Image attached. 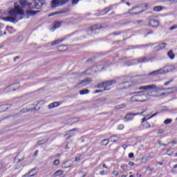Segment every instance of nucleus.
<instances>
[{"mask_svg":"<svg viewBox=\"0 0 177 177\" xmlns=\"http://www.w3.org/2000/svg\"><path fill=\"white\" fill-rule=\"evenodd\" d=\"M137 62L138 63H147V62H150V58L147 57H143L138 58V59H133L126 62V66H132V64H135V62Z\"/></svg>","mask_w":177,"mask_h":177,"instance_id":"39448f33","label":"nucleus"},{"mask_svg":"<svg viewBox=\"0 0 177 177\" xmlns=\"http://www.w3.org/2000/svg\"><path fill=\"white\" fill-rule=\"evenodd\" d=\"M34 171H35V169H31L28 174H26L24 176V177H32V176H35V174H31L32 172H34Z\"/></svg>","mask_w":177,"mask_h":177,"instance_id":"412c9836","label":"nucleus"},{"mask_svg":"<svg viewBox=\"0 0 177 177\" xmlns=\"http://www.w3.org/2000/svg\"><path fill=\"white\" fill-rule=\"evenodd\" d=\"M89 93L88 89H83L80 91V95H88Z\"/></svg>","mask_w":177,"mask_h":177,"instance_id":"cd10ccee","label":"nucleus"},{"mask_svg":"<svg viewBox=\"0 0 177 177\" xmlns=\"http://www.w3.org/2000/svg\"><path fill=\"white\" fill-rule=\"evenodd\" d=\"M13 28V27L12 26H6V30L7 31H10V30H12Z\"/></svg>","mask_w":177,"mask_h":177,"instance_id":"5fc2aeb1","label":"nucleus"},{"mask_svg":"<svg viewBox=\"0 0 177 177\" xmlns=\"http://www.w3.org/2000/svg\"><path fill=\"white\" fill-rule=\"evenodd\" d=\"M63 175V170H58L54 174V177L60 176Z\"/></svg>","mask_w":177,"mask_h":177,"instance_id":"bb28decb","label":"nucleus"},{"mask_svg":"<svg viewBox=\"0 0 177 177\" xmlns=\"http://www.w3.org/2000/svg\"><path fill=\"white\" fill-rule=\"evenodd\" d=\"M147 161H149V159L148 158H142L141 159V163L142 164H146L147 162Z\"/></svg>","mask_w":177,"mask_h":177,"instance_id":"c9c22d12","label":"nucleus"},{"mask_svg":"<svg viewBox=\"0 0 177 177\" xmlns=\"http://www.w3.org/2000/svg\"><path fill=\"white\" fill-rule=\"evenodd\" d=\"M37 110H39V109H37V107H33L31 109H27V108H24L23 109H21V113H29V111H37Z\"/></svg>","mask_w":177,"mask_h":177,"instance_id":"2eb2a0df","label":"nucleus"},{"mask_svg":"<svg viewBox=\"0 0 177 177\" xmlns=\"http://www.w3.org/2000/svg\"><path fill=\"white\" fill-rule=\"evenodd\" d=\"M92 82V79L90 77H87L82 81H80L77 85L78 86H85L86 85H89Z\"/></svg>","mask_w":177,"mask_h":177,"instance_id":"423d86ee","label":"nucleus"},{"mask_svg":"<svg viewBox=\"0 0 177 177\" xmlns=\"http://www.w3.org/2000/svg\"><path fill=\"white\" fill-rule=\"evenodd\" d=\"M147 171H149L150 172H151V171H153V168H151L150 167H148L147 168Z\"/></svg>","mask_w":177,"mask_h":177,"instance_id":"69168bd1","label":"nucleus"},{"mask_svg":"<svg viewBox=\"0 0 177 177\" xmlns=\"http://www.w3.org/2000/svg\"><path fill=\"white\" fill-rule=\"evenodd\" d=\"M139 91H147L146 86H141L138 88Z\"/></svg>","mask_w":177,"mask_h":177,"instance_id":"a19ab883","label":"nucleus"},{"mask_svg":"<svg viewBox=\"0 0 177 177\" xmlns=\"http://www.w3.org/2000/svg\"><path fill=\"white\" fill-rule=\"evenodd\" d=\"M80 2V0H73L72 1V5H77Z\"/></svg>","mask_w":177,"mask_h":177,"instance_id":"de8ad7c7","label":"nucleus"},{"mask_svg":"<svg viewBox=\"0 0 177 177\" xmlns=\"http://www.w3.org/2000/svg\"><path fill=\"white\" fill-rule=\"evenodd\" d=\"M59 163H60V161H59V160H55L54 161V165H59Z\"/></svg>","mask_w":177,"mask_h":177,"instance_id":"603ef678","label":"nucleus"},{"mask_svg":"<svg viewBox=\"0 0 177 177\" xmlns=\"http://www.w3.org/2000/svg\"><path fill=\"white\" fill-rule=\"evenodd\" d=\"M159 74H164V71L162 69L156 70L154 71H152L148 74V75H159Z\"/></svg>","mask_w":177,"mask_h":177,"instance_id":"4468645a","label":"nucleus"},{"mask_svg":"<svg viewBox=\"0 0 177 177\" xmlns=\"http://www.w3.org/2000/svg\"><path fill=\"white\" fill-rule=\"evenodd\" d=\"M162 10V6H155L153 8V10L155 12H161Z\"/></svg>","mask_w":177,"mask_h":177,"instance_id":"2f4dec72","label":"nucleus"},{"mask_svg":"<svg viewBox=\"0 0 177 177\" xmlns=\"http://www.w3.org/2000/svg\"><path fill=\"white\" fill-rule=\"evenodd\" d=\"M142 125L143 128H145V129L150 128L151 127L150 123L146 121V118H142Z\"/></svg>","mask_w":177,"mask_h":177,"instance_id":"dca6fc26","label":"nucleus"},{"mask_svg":"<svg viewBox=\"0 0 177 177\" xmlns=\"http://www.w3.org/2000/svg\"><path fill=\"white\" fill-rule=\"evenodd\" d=\"M102 143L104 146H106V145H109V139H104V140H102Z\"/></svg>","mask_w":177,"mask_h":177,"instance_id":"f704fd0d","label":"nucleus"},{"mask_svg":"<svg viewBox=\"0 0 177 177\" xmlns=\"http://www.w3.org/2000/svg\"><path fill=\"white\" fill-rule=\"evenodd\" d=\"M113 174L115 176H118V171H114Z\"/></svg>","mask_w":177,"mask_h":177,"instance_id":"e2e57ef3","label":"nucleus"},{"mask_svg":"<svg viewBox=\"0 0 177 177\" xmlns=\"http://www.w3.org/2000/svg\"><path fill=\"white\" fill-rule=\"evenodd\" d=\"M154 49H155V50H160L161 48H160V45H158V46H156L154 48Z\"/></svg>","mask_w":177,"mask_h":177,"instance_id":"bf43d9fd","label":"nucleus"},{"mask_svg":"<svg viewBox=\"0 0 177 177\" xmlns=\"http://www.w3.org/2000/svg\"><path fill=\"white\" fill-rule=\"evenodd\" d=\"M24 10H23L17 3H14V8L8 12L10 16L3 17L4 21H10V23H17V15L23 16L25 15Z\"/></svg>","mask_w":177,"mask_h":177,"instance_id":"f257e3e1","label":"nucleus"},{"mask_svg":"<svg viewBox=\"0 0 177 177\" xmlns=\"http://www.w3.org/2000/svg\"><path fill=\"white\" fill-rule=\"evenodd\" d=\"M120 35H121V32H115L113 33V35H115V36Z\"/></svg>","mask_w":177,"mask_h":177,"instance_id":"6e6d98bb","label":"nucleus"},{"mask_svg":"<svg viewBox=\"0 0 177 177\" xmlns=\"http://www.w3.org/2000/svg\"><path fill=\"white\" fill-rule=\"evenodd\" d=\"M172 122V119H166L164 121L165 125H168V124H171Z\"/></svg>","mask_w":177,"mask_h":177,"instance_id":"473e14b6","label":"nucleus"},{"mask_svg":"<svg viewBox=\"0 0 177 177\" xmlns=\"http://www.w3.org/2000/svg\"><path fill=\"white\" fill-rule=\"evenodd\" d=\"M64 41V39H57L51 43V46H53L55 45H58V44H60L61 42H63Z\"/></svg>","mask_w":177,"mask_h":177,"instance_id":"aec40b11","label":"nucleus"},{"mask_svg":"<svg viewBox=\"0 0 177 177\" xmlns=\"http://www.w3.org/2000/svg\"><path fill=\"white\" fill-rule=\"evenodd\" d=\"M177 25H173L171 27L169 28V30L172 31L173 30H176Z\"/></svg>","mask_w":177,"mask_h":177,"instance_id":"79ce46f5","label":"nucleus"},{"mask_svg":"<svg viewBox=\"0 0 177 177\" xmlns=\"http://www.w3.org/2000/svg\"><path fill=\"white\" fill-rule=\"evenodd\" d=\"M104 27H106V24H102V25L96 24V25H93V26H91L90 28V31H91V32H93L95 30H100L101 28H104Z\"/></svg>","mask_w":177,"mask_h":177,"instance_id":"0eeeda50","label":"nucleus"},{"mask_svg":"<svg viewBox=\"0 0 177 177\" xmlns=\"http://www.w3.org/2000/svg\"><path fill=\"white\" fill-rule=\"evenodd\" d=\"M167 89H169L171 91L169 92V93H174V92H177V88L174 87V88H168Z\"/></svg>","mask_w":177,"mask_h":177,"instance_id":"72a5a7b5","label":"nucleus"},{"mask_svg":"<svg viewBox=\"0 0 177 177\" xmlns=\"http://www.w3.org/2000/svg\"><path fill=\"white\" fill-rule=\"evenodd\" d=\"M57 15V12H51L48 15V17H52V16H56Z\"/></svg>","mask_w":177,"mask_h":177,"instance_id":"c03bdc74","label":"nucleus"},{"mask_svg":"<svg viewBox=\"0 0 177 177\" xmlns=\"http://www.w3.org/2000/svg\"><path fill=\"white\" fill-rule=\"evenodd\" d=\"M75 134H70L68 136V134H65L64 136L65 138H66L67 139H68V138H71V136H74ZM68 136V137H67Z\"/></svg>","mask_w":177,"mask_h":177,"instance_id":"3c124183","label":"nucleus"},{"mask_svg":"<svg viewBox=\"0 0 177 177\" xmlns=\"http://www.w3.org/2000/svg\"><path fill=\"white\" fill-rule=\"evenodd\" d=\"M129 95H133L130 98V102L135 103L136 102H146L147 96L143 93V91L131 92L129 93Z\"/></svg>","mask_w":177,"mask_h":177,"instance_id":"f03ea898","label":"nucleus"},{"mask_svg":"<svg viewBox=\"0 0 177 177\" xmlns=\"http://www.w3.org/2000/svg\"><path fill=\"white\" fill-rule=\"evenodd\" d=\"M159 24L158 21L156 19H150L149 22V26L151 27H157Z\"/></svg>","mask_w":177,"mask_h":177,"instance_id":"f8f14e48","label":"nucleus"},{"mask_svg":"<svg viewBox=\"0 0 177 177\" xmlns=\"http://www.w3.org/2000/svg\"><path fill=\"white\" fill-rule=\"evenodd\" d=\"M146 111H147V109H145L140 113H127L124 120L125 122L132 121V120H133V117L135 115H146V114H145V113H146Z\"/></svg>","mask_w":177,"mask_h":177,"instance_id":"7ed1b4c3","label":"nucleus"},{"mask_svg":"<svg viewBox=\"0 0 177 177\" xmlns=\"http://www.w3.org/2000/svg\"><path fill=\"white\" fill-rule=\"evenodd\" d=\"M19 3L22 8L27 6V5L28 6V4H27V0H19Z\"/></svg>","mask_w":177,"mask_h":177,"instance_id":"5701e85b","label":"nucleus"},{"mask_svg":"<svg viewBox=\"0 0 177 177\" xmlns=\"http://www.w3.org/2000/svg\"><path fill=\"white\" fill-rule=\"evenodd\" d=\"M114 138H115V136H111V141L115 143V142H117V140L114 139Z\"/></svg>","mask_w":177,"mask_h":177,"instance_id":"a18cd8bd","label":"nucleus"},{"mask_svg":"<svg viewBox=\"0 0 177 177\" xmlns=\"http://www.w3.org/2000/svg\"><path fill=\"white\" fill-rule=\"evenodd\" d=\"M91 71H92V69H88L82 73H83V74H86V75H92L93 74V72H91Z\"/></svg>","mask_w":177,"mask_h":177,"instance_id":"7c9ffc66","label":"nucleus"},{"mask_svg":"<svg viewBox=\"0 0 177 177\" xmlns=\"http://www.w3.org/2000/svg\"><path fill=\"white\" fill-rule=\"evenodd\" d=\"M135 157V154L133 153H129V158H133Z\"/></svg>","mask_w":177,"mask_h":177,"instance_id":"09e8293b","label":"nucleus"},{"mask_svg":"<svg viewBox=\"0 0 177 177\" xmlns=\"http://www.w3.org/2000/svg\"><path fill=\"white\" fill-rule=\"evenodd\" d=\"M159 46H160V49H164L167 46V44L162 43V44H159Z\"/></svg>","mask_w":177,"mask_h":177,"instance_id":"e433bc0d","label":"nucleus"},{"mask_svg":"<svg viewBox=\"0 0 177 177\" xmlns=\"http://www.w3.org/2000/svg\"><path fill=\"white\" fill-rule=\"evenodd\" d=\"M60 26H62V23L57 21L54 24V26L53 28H51V31H54L56 30V28H59L60 27Z\"/></svg>","mask_w":177,"mask_h":177,"instance_id":"a211bd4d","label":"nucleus"},{"mask_svg":"<svg viewBox=\"0 0 177 177\" xmlns=\"http://www.w3.org/2000/svg\"><path fill=\"white\" fill-rule=\"evenodd\" d=\"M105 84V88H107L108 86H111V85H114L115 84H117V80H106L104 82Z\"/></svg>","mask_w":177,"mask_h":177,"instance_id":"9b49d317","label":"nucleus"},{"mask_svg":"<svg viewBox=\"0 0 177 177\" xmlns=\"http://www.w3.org/2000/svg\"><path fill=\"white\" fill-rule=\"evenodd\" d=\"M136 9H139V7H135L132 9H130L127 14L129 15H139L140 13H142V11H136Z\"/></svg>","mask_w":177,"mask_h":177,"instance_id":"9d476101","label":"nucleus"},{"mask_svg":"<svg viewBox=\"0 0 177 177\" xmlns=\"http://www.w3.org/2000/svg\"><path fill=\"white\" fill-rule=\"evenodd\" d=\"M169 2H171V3H177V0H168Z\"/></svg>","mask_w":177,"mask_h":177,"instance_id":"052dcab7","label":"nucleus"},{"mask_svg":"<svg viewBox=\"0 0 177 177\" xmlns=\"http://www.w3.org/2000/svg\"><path fill=\"white\" fill-rule=\"evenodd\" d=\"M73 120V122H78V121H80V118H75Z\"/></svg>","mask_w":177,"mask_h":177,"instance_id":"4d7b16f0","label":"nucleus"},{"mask_svg":"<svg viewBox=\"0 0 177 177\" xmlns=\"http://www.w3.org/2000/svg\"><path fill=\"white\" fill-rule=\"evenodd\" d=\"M171 82H174V79H171L169 81L166 82L164 85H165V86H167V85H169V84H171Z\"/></svg>","mask_w":177,"mask_h":177,"instance_id":"ea45409f","label":"nucleus"},{"mask_svg":"<svg viewBox=\"0 0 177 177\" xmlns=\"http://www.w3.org/2000/svg\"><path fill=\"white\" fill-rule=\"evenodd\" d=\"M157 114H158V112H156L155 113H153L151 116H150L148 120H150L151 118H153V117H156V115H157Z\"/></svg>","mask_w":177,"mask_h":177,"instance_id":"8fccbe9b","label":"nucleus"},{"mask_svg":"<svg viewBox=\"0 0 177 177\" xmlns=\"http://www.w3.org/2000/svg\"><path fill=\"white\" fill-rule=\"evenodd\" d=\"M34 156L35 157H37V156H38V150H36L34 153Z\"/></svg>","mask_w":177,"mask_h":177,"instance_id":"774afa93","label":"nucleus"},{"mask_svg":"<svg viewBox=\"0 0 177 177\" xmlns=\"http://www.w3.org/2000/svg\"><path fill=\"white\" fill-rule=\"evenodd\" d=\"M59 106V102H55L48 105V109L50 110V109H55V107H57Z\"/></svg>","mask_w":177,"mask_h":177,"instance_id":"f3484780","label":"nucleus"},{"mask_svg":"<svg viewBox=\"0 0 177 177\" xmlns=\"http://www.w3.org/2000/svg\"><path fill=\"white\" fill-rule=\"evenodd\" d=\"M163 71V74H165V73H169V71H174L175 70V66L172 65H167L165 67L162 68Z\"/></svg>","mask_w":177,"mask_h":177,"instance_id":"6e6552de","label":"nucleus"},{"mask_svg":"<svg viewBox=\"0 0 177 177\" xmlns=\"http://www.w3.org/2000/svg\"><path fill=\"white\" fill-rule=\"evenodd\" d=\"M102 92H103V90H95V91H94V93H102Z\"/></svg>","mask_w":177,"mask_h":177,"instance_id":"13d9d810","label":"nucleus"},{"mask_svg":"<svg viewBox=\"0 0 177 177\" xmlns=\"http://www.w3.org/2000/svg\"><path fill=\"white\" fill-rule=\"evenodd\" d=\"M57 15H62V13H66V10H62V11H56Z\"/></svg>","mask_w":177,"mask_h":177,"instance_id":"864d4df0","label":"nucleus"},{"mask_svg":"<svg viewBox=\"0 0 177 177\" xmlns=\"http://www.w3.org/2000/svg\"><path fill=\"white\" fill-rule=\"evenodd\" d=\"M46 142V140H39L37 142V145H44V143H45Z\"/></svg>","mask_w":177,"mask_h":177,"instance_id":"4c0bfd02","label":"nucleus"},{"mask_svg":"<svg viewBox=\"0 0 177 177\" xmlns=\"http://www.w3.org/2000/svg\"><path fill=\"white\" fill-rule=\"evenodd\" d=\"M61 5H66L68 2V0H59Z\"/></svg>","mask_w":177,"mask_h":177,"instance_id":"58836bf2","label":"nucleus"},{"mask_svg":"<svg viewBox=\"0 0 177 177\" xmlns=\"http://www.w3.org/2000/svg\"><path fill=\"white\" fill-rule=\"evenodd\" d=\"M153 45H154L153 44H145V45H141V46H136L134 47V48H146L147 46H153Z\"/></svg>","mask_w":177,"mask_h":177,"instance_id":"393cba45","label":"nucleus"},{"mask_svg":"<svg viewBox=\"0 0 177 177\" xmlns=\"http://www.w3.org/2000/svg\"><path fill=\"white\" fill-rule=\"evenodd\" d=\"M62 6V4L60 3V0H52L51 8H57V6Z\"/></svg>","mask_w":177,"mask_h":177,"instance_id":"ddd939ff","label":"nucleus"},{"mask_svg":"<svg viewBox=\"0 0 177 177\" xmlns=\"http://www.w3.org/2000/svg\"><path fill=\"white\" fill-rule=\"evenodd\" d=\"M167 56L169 57V59H175V54H174V52L172 51V50H171L167 53Z\"/></svg>","mask_w":177,"mask_h":177,"instance_id":"4be33fe9","label":"nucleus"},{"mask_svg":"<svg viewBox=\"0 0 177 177\" xmlns=\"http://www.w3.org/2000/svg\"><path fill=\"white\" fill-rule=\"evenodd\" d=\"M44 2L41 0H35L31 3H28V6L30 9H41L44 6Z\"/></svg>","mask_w":177,"mask_h":177,"instance_id":"20e7f679","label":"nucleus"},{"mask_svg":"<svg viewBox=\"0 0 177 177\" xmlns=\"http://www.w3.org/2000/svg\"><path fill=\"white\" fill-rule=\"evenodd\" d=\"M147 91H152L153 89H156V91H165V88H160L157 87L156 84H150L146 86Z\"/></svg>","mask_w":177,"mask_h":177,"instance_id":"1a4fd4ad","label":"nucleus"},{"mask_svg":"<svg viewBox=\"0 0 177 177\" xmlns=\"http://www.w3.org/2000/svg\"><path fill=\"white\" fill-rule=\"evenodd\" d=\"M127 107V104H122L116 106V110H121V109H125Z\"/></svg>","mask_w":177,"mask_h":177,"instance_id":"b1692460","label":"nucleus"},{"mask_svg":"<svg viewBox=\"0 0 177 177\" xmlns=\"http://www.w3.org/2000/svg\"><path fill=\"white\" fill-rule=\"evenodd\" d=\"M37 13H39V11H33V10L26 11V15H37Z\"/></svg>","mask_w":177,"mask_h":177,"instance_id":"c756f323","label":"nucleus"},{"mask_svg":"<svg viewBox=\"0 0 177 177\" xmlns=\"http://www.w3.org/2000/svg\"><path fill=\"white\" fill-rule=\"evenodd\" d=\"M95 88H97L98 89H102V88H106L104 82L101 84H98L97 86H95Z\"/></svg>","mask_w":177,"mask_h":177,"instance_id":"a878e982","label":"nucleus"},{"mask_svg":"<svg viewBox=\"0 0 177 177\" xmlns=\"http://www.w3.org/2000/svg\"><path fill=\"white\" fill-rule=\"evenodd\" d=\"M3 168H5V166L3 165V164L0 162V169H3Z\"/></svg>","mask_w":177,"mask_h":177,"instance_id":"680f3d73","label":"nucleus"},{"mask_svg":"<svg viewBox=\"0 0 177 177\" xmlns=\"http://www.w3.org/2000/svg\"><path fill=\"white\" fill-rule=\"evenodd\" d=\"M111 9H113V6L104 8V10L101 12V15H106V13H109V12H110V10H111Z\"/></svg>","mask_w":177,"mask_h":177,"instance_id":"6ab92c4d","label":"nucleus"},{"mask_svg":"<svg viewBox=\"0 0 177 177\" xmlns=\"http://www.w3.org/2000/svg\"><path fill=\"white\" fill-rule=\"evenodd\" d=\"M158 133H160V134L164 133V130L163 129H159L158 130Z\"/></svg>","mask_w":177,"mask_h":177,"instance_id":"338daca9","label":"nucleus"},{"mask_svg":"<svg viewBox=\"0 0 177 177\" xmlns=\"http://www.w3.org/2000/svg\"><path fill=\"white\" fill-rule=\"evenodd\" d=\"M12 91H16V88L12 86H8L5 88V92H12Z\"/></svg>","mask_w":177,"mask_h":177,"instance_id":"c85d7f7f","label":"nucleus"},{"mask_svg":"<svg viewBox=\"0 0 177 177\" xmlns=\"http://www.w3.org/2000/svg\"><path fill=\"white\" fill-rule=\"evenodd\" d=\"M129 165H130L131 167H133V165H135V163L133 162H129Z\"/></svg>","mask_w":177,"mask_h":177,"instance_id":"0e129e2a","label":"nucleus"},{"mask_svg":"<svg viewBox=\"0 0 177 177\" xmlns=\"http://www.w3.org/2000/svg\"><path fill=\"white\" fill-rule=\"evenodd\" d=\"M124 128V124H119L118 129L120 130H122Z\"/></svg>","mask_w":177,"mask_h":177,"instance_id":"49530a36","label":"nucleus"},{"mask_svg":"<svg viewBox=\"0 0 177 177\" xmlns=\"http://www.w3.org/2000/svg\"><path fill=\"white\" fill-rule=\"evenodd\" d=\"M171 149H172V148L170 147V148H169V149H167V156H172V152H170Z\"/></svg>","mask_w":177,"mask_h":177,"instance_id":"37998d69","label":"nucleus"}]
</instances>
